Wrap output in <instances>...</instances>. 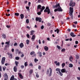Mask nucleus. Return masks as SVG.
Instances as JSON below:
<instances>
[{
	"mask_svg": "<svg viewBox=\"0 0 80 80\" xmlns=\"http://www.w3.org/2000/svg\"><path fill=\"white\" fill-rule=\"evenodd\" d=\"M53 8H58V9L59 11H62V8L60 7V3L57 4L55 6H53Z\"/></svg>",
	"mask_w": 80,
	"mask_h": 80,
	"instance_id": "obj_1",
	"label": "nucleus"
},
{
	"mask_svg": "<svg viewBox=\"0 0 80 80\" xmlns=\"http://www.w3.org/2000/svg\"><path fill=\"white\" fill-rule=\"evenodd\" d=\"M49 69L50 70V72L49 73V69H47V73L46 74L47 75H48V76L49 77H51L52 76V69L51 68H49Z\"/></svg>",
	"mask_w": 80,
	"mask_h": 80,
	"instance_id": "obj_2",
	"label": "nucleus"
},
{
	"mask_svg": "<svg viewBox=\"0 0 80 80\" xmlns=\"http://www.w3.org/2000/svg\"><path fill=\"white\" fill-rule=\"evenodd\" d=\"M56 71H57V74H60L61 76H62L63 75V73L60 72L61 71V69L59 68H57L56 69Z\"/></svg>",
	"mask_w": 80,
	"mask_h": 80,
	"instance_id": "obj_3",
	"label": "nucleus"
},
{
	"mask_svg": "<svg viewBox=\"0 0 80 80\" xmlns=\"http://www.w3.org/2000/svg\"><path fill=\"white\" fill-rule=\"evenodd\" d=\"M69 5L72 7H73L75 6V2H73V1L72 0H71Z\"/></svg>",
	"mask_w": 80,
	"mask_h": 80,
	"instance_id": "obj_4",
	"label": "nucleus"
},
{
	"mask_svg": "<svg viewBox=\"0 0 80 80\" xmlns=\"http://www.w3.org/2000/svg\"><path fill=\"white\" fill-rule=\"evenodd\" d=\"M44 12H48V14H49L50 13V10L49 9V8L47 7L46 8V9L44 10Z\"/></svg>",
	"mask_w": 80,
	"mask_h": 80,
	"instance_id": "obj_5",
	"label": "nucleus"
},
{
	"mask_svg": "<svg viewBox=\"0 0 80 80\" xmlns=\"http://www.w3.org/2000/svg\"><path fill=\"white\" fill-rule=\"evenodd\" d=\"M69 10L70 15H72V13H73V8L72 7H70L69 8Z\"/></svg>",
	"mask_w": 80,
	"mask_h": 80,
	"instance_id": "obj_6",
	"label": "nucleus"
},
{
	"mask_svg": "<svg viewBox=\"0 0 80 80\" xmlns=\"http://www.w3.org/2000/svg\"><path fill=\"white\" fill-rule=\"evenodd\" d=\"M9 43H10V42L9 41L6 42L5 43L7 44V45H6V46L5 47L4 50H7V48H8L9 47Z\"/></svg>",
	"mask_w": 80,
	"mask_h": 80,
	"instance_id": "obj_7",
	"label": "nucleus"
},
{
	"mask_svg": "<svg viewBox=\"0 0 80 80\" xmlns=\"http://www.w3.org/2000/svg\"><path fill=\"white\" fill-rule=\"evenodd\" d=\"M5 59H6V58L5 57H3L2 58L1 63L2 65H3V64L5 63Z\"/></svg>",
	"mask_w": 80,
	"mask_h": 80,
	"instance_id": "obj_8",
	"label": "nucleus"
},
{
	"mask_svg": "<svg viewBox=\"0 0 80 80\" xmlns=\"http://www.w3.org/2000/svg\"><path fill=\"white\" fill-rule=\"evenodd\" d=\"M18 75L20 78L21 79H23V76H22V75L21 74V73L19 72L18 73Z\"/></svg>",
	"mask_w": 80,
	"mask_h": 80,
	"instance_id": "obj_9",
	"label": "nucleus"
},
{
	"mask_svg": "<svg viewBox=\"0 0 80 80\" xmlns=\"http://www.w3.org/2000/svg\"><path fill=\"white\" fill-rule=\"evenodd\" d=\"M36 20L37 21H39V22H41L42 21V18H40L37 17L36 18Z\"/></svg>",
	"mask_w": 80,
	"mask_h": 80,
	"instance_id": "obj_10",
	"label": "nucleus"
},
{
	"mask_svg": "<svg viewBox=\"0 0 80 80\" xmlns=\"http://www.w3.org/2000/svg\"><path fill=\"white\" fill-rule=\"evenodd\" d=\"M8 54L9 56V58H12L13 57V54L10 53H8Z\"/></svg>",
	"mask_w": 80,
	"mask_h": 80,
	"instance_id": "obj_11",
	"label": "nucleus"
},
{
	"mask_svg": "<svg viewBox=\"0 0 80 80\" xmlns=\"http://www.w3.org/2000/svg\"><path fill=\"white\" fill-rule=\"evenodd\" d=\"M4 75L5 76V78L4 80H7L8 78V75H7V73H5L4 74Z\"/></svg>",
	"mask_w": 80,
	"mask_h": 80,
	"instance_id": "obj_12",
	"label": "nucleus"
},
{
	"mask_svg": "<svg viewBox=\"0 0 80 80\" xmlns=\"http://www.w3.org/2000/svg\"><path fill=\"white\" fill-rule=\"evenodd\" d=\"M13 70L15 72H17V67L16 66H15L14 67Z\"/></svg>",
	"mask_w": 80,
	"mask_h": 80,
	"instance_id": "obj_13",
	"label": "nucleus"
},
{
	"mask_svg": "<svg viewBox=\"0 0 80 80\" xmlns=\"http://www.w3.org/2000/svg\"><path fill=\"white\" fill-rule=\"evenodd\" d=\"M19 47H20V48H23V47H24L23 43L22 42H21L19 45Z\"/></svg>",
	"mask_w": 80,
	"mask_h": 80,
	"instance_id": "obj_14",
	"label": "nucleus"
},
{
	"mask_svg": "<svg viewBox=\"0 0 80 80\" xmlns=\"http://www.w3.org/2000/svg\"><path fill=\"white\" fill-rule=\"evenodd\" d=\"M69 60L71 62H72V60H73V57H72V56H70L69 57Z\"/></svg>",
	"mask_w": 80,
	"mask_h": 80,
	"instance_id": "obj_15",
	"label": "nucleus"
},
{
	"mask_svg": "<svg viewBox=\"0 0 80 80\" xmlns=\"http://www.w3.org/2000/svg\"><path fill=\"white\" fill-rule=\"evenodd\" d=\"M42 7V6L40 5H39L38 6V8H37V11H38V9L40 10V8H41Z\"/></svg>",
	"mask_w": 80,
	"mask_h": 80,
	"instance_id": "obj_16",
	"label": "nucleus"
},
{
	"mask_svg": "<svg viewBox=\"0 0 80 80\" xmlns=\"http://www.w3.org/2000/svg\"><path fill=\"white\" fill-rule=\"evenodd\" d=\"M61 72L62 73H65L66 72V70L65 68L62 69L61 70Z\"/></svg>",
	"mask_w": 80,
	"mask_h": 80,
	"instance_id": "obj_17",
	"label": "nucleus"
},
{
	"mask_svg": "<svg viewBox=\"0 0 80 80\" xmlns=\"http://www.w3.org/2000/svg\"><path fill=\"white\" fill-rule=\"evenodd\" d=\"M70 35L71 36V37H76V35H73V32L71 33Z\"/></svg>",
	"mask_w": 80,
	"mask_h": 80,
	"instance_id": "obj_18",
	"label": "nucleus"
},
{
	"mask_svg": "<svg viewBox=\"0 0 80 80\" xmlns=\"http://www.w3.org/2000/svg\"><path fill=\"white\" fill-rule=\"evenodd\" d=\"M45 8V6H43L42 7V8H40L41 10L40 11V12H43V10H44Z\"/></svg>",
	"mask_w": 80,
	"mask_h": 80,
	"instance_id": "obj_19",
	"label": "nucleus"
},
{
	"mask_svg": "<svg viewBox=\"0 0 80 80\" xmlns=\"http://www.w3.org/2000/svg\"><path fill=\"white\" fill-rule=\"evenodd\" d=\"M35 38V35H32L31 38V39L32 40V41H33Z\"/></svg>",
	"mask_w": 80,
	"mask_h": 80,
	"instance_id": "obj_20",
	"label": "nucleus"
},
{
	"mask_svg": "<svg viewBox=\"0 0 80 80\" xmlns=\"http://www.w3.org/2000/svg\"><path fill=\"white\" fill-rule=\"evenodd\" d=\"M44 49L45 51H48V48L47 46H45L44 47Z\"/></svg>",
	"mask_w": 80,
	"mask_h": 80,
	"instance_id": "obj_21",
	"label": "nucleus"
},
{
	"mask_svg": "<svg viewBox=\"0 0 80 80\" xmlns=\"http://www.w3.org/2000/svg\"><path fill=\"white\" fill-rule=\"evenodd\" d=\"M14 77H15L13 75H12L11 78L10 80H14V79H15Z\"/></svg>",
	"mask_w": 80,
	"mask_h": 80,
	"instance_id": "obj_22",
	"label": "nucleus"
},
{
	"mask_svg": "<svg viewBox=\"0 0 80 80\" xmlns=\"http://www.w3.org/2000/svg\"><path fill=\"white\" fill-rule=\"evenodd\" d=\"M54 32H57V33H59V32H60V30H59V29H58L57 28L56 29V30H55Z\"/></svg>",
	"mask_w": 80,
	"mask_h": 80,
	"instance_id": "obj_23",
	"label": "nucleus"
},
{
	"mask_svg": "<svg viewBox=\"0 0 80 80\" xmlns=\"http://www.w3.org/2000/svg\"><path fill=\"white\" fill-rule=\"evenodd\" d=\"M35 32V31H31L30 32L31 34L30 35H33V33Z\"/></svg>",
	"mask_w": 80,
	"mask_h": 80,
	"instance_id": "obj_24",
	"label": "nucleus"
},
{
	"mask_svg": "<svg viewBox=\"0 0 80 80\" xmlns=\"http://www.w3.org/2000/svg\"><path fill=\"white\" fill-rule=\"evenodd\" d=\"M69 67H70V68H72V67H73V64L72 63H70L69 65Z\"/></svg>",
	"mask_w": 80,
	"mask_h": 80,
	"instance_id": "obj_25",
	"label": "nucleus"
},
{
	"mask_svg": "<svg viewBox=\"0 0 80 80\" xmlns=\"http://www.w3.org/2000/svg\"><path fill=\"white\" fill-rule=\"evenodd\" d=\"M21 18V19H23V18H24V16H23V14H21L20 15Z\"/></svg>",
	"mask_w": 80,
	"mask_h": 80,
	"instance_id": "obj_26",
	"label": "nucleus"
},
{
	"mask_svg": "<svg viewBox=\"0 0 80 80\" xmlns=\"http://www.w3.org/2000/svg\"><path fill=\"white\" fill-rule=\"evenodd\" d=\"M33 73V69H30L29 71V73L31 75Z\"/></svg>",
	"mask_w": 80,
	"mask_h": 80,
	"instance_id": "obj_27",
	"label": "nucleus"
},
{
	"mask_svg": "<svg viewBox=\"0 0 80 80\" xmlns=\"http://www.w3.org/2000/svg\"><path fill=\"white\" fill-rule=\"evenodd\" d=\"M65 65V64L64 63H62V67L64 68Z\"/></svg>",
	"mask_w": 80,
	"mask_h": 80,
	"instance_id": "obj_28",
	"label": "nucleus"
},
{
	"mask_svg": "<svg viewBox=\"0 0 80 80\" xmlns=\"http://www.w3.org/2000/svg\"><path fill=\"white\" fill-rule=\"evenodd\" d=\"M43 1V0H38V3H41Z\"/></svg>",
	"mask_w": 80,
	"mask_h": 80,
	"instance_id": "obj_29",
	"label": "nucleus"
},
{
	"mask_svg": "<svg viewBox=\"0 0 80 80\" xmlns=\"http://www.w3.org/2000/svg\"><path fill=\"white\" fill-rule=\"evenodd\" d=\"M54 12H57V11H58V12H62V11H58V8L55 9L54 10Z\"/></svg>",
	"mask_w": 80,
	"mask_h": 80,
	"instance_id": "obj_30",
	"label": "nucleus"
},
{
	"mask_svg": "<svg viewBox=\"0 0 80 80\" xmlns=\"http://www.w3.org/2000/svg\"><path fill=\"white\" fill-rule=\"evenodd\" d=\"M15 63L16 65L17 66V67H18V64L19 63L18 62H17V61H16L15 62Z\"/></svg>",
	"mask_w": 80,
	"mask_h": 80,
	"instance_id": "obj_31",
	"label": "nucleus"
},
{
	"mask_svg": "<svg viewBox=\"0 0 80 80\" xmlns=\"http://www.w3.org/2000/svg\"><path fill=\"white\" fill-rule=\"evenodd\" d=\"M15 15H16V16H17V17H18V16H19V13H15Z\"/></svg>",
	"mask_w": 80,
	"mask_h": 80,
	"instance_id": "obj_32",
	"label": "nucleus"
},
{
	"mask_svg": "<svg viewBox=\"0 0 80 80\" xmlns=\"http://www.w3.org/2000/svg\"><path fill=\"white\" fill-rule=\"evenodd\" d=\"M34 54H35V52L34 51L31 52L30 53V55H34Z\"/></svg>",
	"mask_w": 80,
	"mask_h": 80,
	"instance_id": "obj_33",
	"label": "nucleus"
},
{
	"mask_svg": "<svg viewBox=\"0 0 80 80\" xmlns=\"http://www.w3.org/2000/svg\"><path fill=\"white\" fill-rule=\"evenodd\" d=\"M2 36L3 38H6V35H5V34H3L2 35Z\"/></svg>",
	"mask_w": 80,
	"mask_h": 80,
	"instance_id": "obj_34",
	"label": "nucleus"
},
{
	"mask_svg": "<svg viewBox=\"0 0 80 80\" xmlns=\"http://www.w3.org/2000/svg\"><path fill=\"white\" fill-rule=\"evenodd\" d=\"M26 22L27 23H29V19H26Z\"/></svg>",
	"mask_w": 80,
	"mask_h": 80,
	"instance_id": "obj_35",
	"label": "nucleus"
},
{
	"mask_svg": "<svg viewBox=\"0 0 80 80\" xmlns=\"http://www.w3.org/2000/svg\"><path fill=\"white\" fill-rule=\"evenodd\" d=\"M41 12H42L40 11L39 12H38L37 13V14L38 15H41V13H42Z\"/></svg>",
	"mask_w": 80,
	"mask_h": 80,
	"instance_id": "obj_36",
	"label": "nucleus"
},
{
	"mask_svg": "<svg viewBox=\"0 0 80 80\" xmlns=\"http://www.w3.org/2000/svg\"><path fill=\"white\" fill-rule=\"evenodd\" d=\"M24 65L25 67H27V65H28V64H27V62H25Z\"/></svg>",
	"mask_w": 80,
	"mask_h": 80,
	"instance_id": "obj_37",
	"label": "nucleus"
},
{
	"mask_svg": "<svg viewBox=\"0 0 80 80\" xmlns=\"http://www.w3.org/2000/svg\"><path fill=\"white\" fill-rule=\"evenodd\" d=\"M6 69V67H5V66L4 67H2V69L3 70V71H5V70Z\"/></svg>",
	"mask_w": 80,
	"mask_h": 80,
	"instance_id": "obj_38",
	"label": "nucleus"
},
{
	"mask_svg": "<svg viewBox=\"0 0 80 80\" xmlns=\"http://www.w3.org/2000/svg\"><path fill=\"white\" fill-rule=\"evenodd\" d=\"M26 43H27V45H28V44H29V40H26Z\"/></svg>",
	"mask_w": 80,
	"mask_h": 80,
	"instance_id": "obj_39",
	"label": "nucleus"
},
{
	"mask_svg": "<svg viewBox=\"0 0 80 80\" xmlns=\"http://www.w3.org/2000/svg\"><path fill=\"white\" fill-rule=\"evenodd\" d=\"M19 58H20L18 57H16L15 58L16 60H19Z\"/></svg>",
	"mask_w": 80,
	"mask_h": 80,
	"instance_id": "obj_40",
	"label": "nucleus"
},
{
	"mask_svg": "<svg viewBox=\"0 0 80 80\" xmlns=\"http://www.w3.org/2000/svg\"><path fill=\"white\" fill-rule=\"evenodd\" d=\"M57 47L58 48V49H59L60 50V47L59 46L57 45Z\"/></svg>",
	"mask_w": 80,
	"mask_h": 80,
	"instance_id": "obj_41",
	"label": "nucleus"
},
{
	"mask_svg": "<svg viewBox=\"0 0 80 80\" xmlns=\"http://www.w3.org/2000/svg\"><path fill=\"white\" fill-rule=\"evenodd\" d=\"M56 65L57 66H60V62H58L56 64Z\"/></svg>",
	"mask_w": 80,
	"mask_h": 80,
	"instance_id": "obj_42",
	"label": "nucleus"
},
{
	"mask_svg": "<svg viewBox=\"0 0 80 80\" xmlns=\"http://www.w3.org/2000/svg\"><path fill=\"white\" fill-rule=\"evenodd\" d=\"M29 66H31V67H33V64L32 63H30L29 64Z\"/></svg>",
	"mask_w": 80,
	"mask_h": 80,
	"instance_id": "obj_43",
	"label": "nucleus"
},
{
	"mask_svg": "<svg viewBox=\"0 0 80 80\" xmlns=\"http://www.w3.org/2000/svg\"><path fill=\"white\" fill-rule=\"evenodd\" d=\"M41 28L42 30V29H43V28H44V26H43V25H42L41 27Z\"/></svg>",
	"mask_w": 80,
	"mask_h": 80,
	"instance_id": "obj_44",
	"label": "nucleus"
},
{
	"mask_svg": "<svg viewBox=\"0 0 80 80\" xmlns=\"http://www.w3.org/2000/svg\"><path fill=\"white\" fill-rule=\"evenodd\" d=\"M34 61L35 62H38V59H37L35 58L34 59Z\"/></svg>",
	"mask_w": 80,
	"mask_h": 80,
	"instance_id": "obj_45",
	"label": "nucleus"
},
{
	"mask_svg": "<svg viewBox=\"0 0 80 80\" xmlns=\"http://www.w3.org/2000/svg\"><path fill=\"white\" fill-rule=\"evenodd\" d=\"M76 57L77 59H78L79 58V56L78 55H76Z\"/></svg>",
	"mask_w": 80,
	"mask_h": 80,
	"instance_id": "obj_46",
	"label": "nucleus"
},
{
	"mask_svg": "<svg viewBox=\"0 0 80 80\" xmlns=\"http://www.w3.org/2000/svg\"><path fill=\"white\" fill-rule=\"evenodd\" d=\"M6 15L7 16V17H8L10 15V14H7V13H6Z\"/></svg>",
	"mask_w": 80,
	"mask_h": 80,
	"instance_id": "obj_47",
	"label": "nucleus"
},
{
	"mask_svg": "<svg viewBox=\"0 0 80 80\" xmlns=\"http://www.w3.org/2000/svg\"><path fill=\"white\" fill-rule=\"evenodd\" d=\"M65 49H62V52H65Z\"/></svg>",
	"mask_w": 80,
	"mask_h": 80,
	"instance_id": "obj_48",
	"label": "nucleus"
},
{
	"mask_svg": "<svg viewBox=\"0 0 80 80\" xmlns=\"http://www.w3.org/2000/svg\"><path fill=\"white\" fill-rule=\"evenodd\" d=\"M10 27H11L10 26H8V25L6 26V27L8 28H10Z\"/></svg>",
	"mask_w": 80,
	"mask_h": 80,
	"instance_id": "obj_49",
	"label": "nucleus"
},
{
	"mask_svg": "<svg viewBox=\"0 0 80 80\" xmlns=\"http://www.w3.org/2000/svg\"><path fill=\"white\" fill-rule=\"evenodd\" d=\"M2 66H0V72H2Z\"/></svg>",
	"mask_w": 80,
	"mask_h": 80,
	"instance_id": "obj_50",
	"label": "nucleus"
},
{
	"mask_svg": "<svg viewBox=\"0 0 80 80\" xmlns=\"http://www.w3.org/2000/svg\"><path fill=\"white\" fill-rule=\"evenodd\" d=\"M21 68L22 69H23V68H24V66H23V65H22L21 66Z\"/></svg>",
	"mask_w": 80,
	"mask_h": 80,
	"instance_id": "obj_51",
	"label": "nucleus"
},
{
	"mask_svg": "<svg viewBox=\"0 0 80 80\" xmlns=\"http://www.w3.org/2000/svg\"><path fill=\"white\" fill-rule=\"evenodd\" d=\"M36 77L37 78H38V77H39V75H38V74H37L36 75Z\"/></svg>",
	"mask_w": 80,
	"mask_h": 80,
	"instance_id": "obj_52",
	"label": "nucleus"
},
{
	"mask_svg": "<svg viewBox=\"0 0 80 80\" xmlns=\"http://www.w3.org/2000/svg\"><path fill=\"white\" fill-rule=\"evenodd\" d=\"M26 28H28V29H29V30L30 29V28L29 27V26H27L26 27Z\"/></svg>",
	"mask_w": 80,
	"mask_h": 80,
	"instance_id": "obj_53",
	"label": "nucleus"
},
{
	"mask_svg": "<svg viewBox=\"0 0 80 80\" xmlns=\"http://www.w3.org/2000/svg\"><path fill=\"white\" fill-rule=\"evenodd\" d=\"M27 37H28V38H30V35L29 34H27Z\"/></svg>",
	"mask_w": 80,
	"mask_h": 80,
	"instance_id": "obj_54",
	"label": "nucleus"
},
{
	"mask_svg": "<svg viewBox=\"0 0 80 80\" xmlns=\"http://www.w3.org/2000/svg\"><path fill=\"white\" fill-rule=\"evenodd\" d=\"M41 66H39L38 69H39V70H41Z\"/></svg>",
	"mask_w": 80,
	"mask_h": 80,
	"instance_id": "obj_55",
	"label": "nucleus"
},
{
	"mask_svg": "<svg viewBox=\"0 0 80 80\" xmlns=\"http://www.w3.org/2000/svg\"><path fill=\"white\" fill-rule=\"evenodd\" d=\"M16 45H17V43H15V44H14V46H15Z\"/></svg>",
	"mask_w": 80,
	"mask_h": 80,
	"instance_id": "obj_56",
	"label": "nucleus"
},
{
	"mask_svg": "<svg viewBox=\"0 0 80 80\" xmlns=\"http://www.w3.org/2000/svg\"><path fill=\"white\" fill-rule=\"evenodd\" d=\"M75 43L76 44H78V41H76Z\"/></svg>",
	"mask_w": 80,
	"mask_h": 80,
	"instance_id": "obj_57",
	"label": "nucleus"
},
{
	"mask_svg": "<svg viewBox=\"0 0 80 80\" xmlns=\"http://www.w3.org/2000/svg\"><path fill=\"white\" fill-rule=\"evenodd\" d=\"M21 57H24V55H23V54H22V55H21Z\"/></svg>",
	"mask_w": 80,
	"mask_h": 80,
	"instance_id": "obj_58",
	"label": "nucleus"
},
{
	"mask_svg": "<svg viewBox=\"0 0 80 80\" xmlns=\"http://www.w3.org/2000/svg\"><path fill=\"white\" fill-rule=\"evenodd\" d=\"M73 23H75V24H77V23H78L77 22V21H76L75 22H74Z\"/></svg>",
	"mask_w": 80,
	"mask_h": 80,
	"instance_id": "obj_59",
	"label": "nucleus"
},
{
	"mask_svg": "<svg viewBox=\"0 0 80 80\" xmlns=\"http://www.w3.org/2000/svg\"><path fill=\"white\" fill-rule=\"evenodd\" d=\"M12 52H14V49L13 48L12 49Z\"/></svg>",
	"mask_w": 80,
	"mask_h": 80,
	"instance_id": "obj_60",
	"label": "nucleus"
},
{
	"mask_svg": "<svg viewBox=\"0 0 80 80\" xmlns=\"http://www.w3.org/2000/svg\"><path fill=\"white\" fill-rule=\"evenodd\" d=\"M66 64H67V65H68V64H69V62H66Z\"/></svg>",
	"mask_w": 80,
	"mask_h": 80,
	"instance_id": "obj_61",
	"label": "nucleus"
},
{
	"mask_svg": "<svg viewBox=\"0 0 80 80\" xmlns=\"http://www.w3.org/2000/svg\"><path fill=\"white\" fill-rule=\"evenodd\" d=\"M77 79H78V80H80V77H77Z\"/></svg>",
	"mask_w": 80,
	"mask_h": 80,
	"instance_id": "obj_62",
	"label": "nucleus"
},
{
	"mask_svg": "<svg viewBox=\"0 0 80 80\" xmlns=\"http://www.w3.org/2000/svg\"><path fill=\"white\" fill-rule=\"evenodd\" d=\"M74 47L75 48H77V45H74Z\"/></svg>",
	"mask_w": 80,
	"mask_h": 80,
	"instance_id": "obj_63",
	"label": "nucleus"
},
{
	"mask_svg": "<svg viewBox=\"0 0 80 80\" xmlns=\"http://www.w3.org/2000/svg\"><path fill=\"white\" fill-rule=\"evenodd\" d=\"M26 8L27 9H29L30 8L28 7H26Z\"/></svg>",
	"mask_w": 80,
	"mask_h": 80,
	"instance_id": "obj_64",
	"label": "nucleus"
}]
</instances>
